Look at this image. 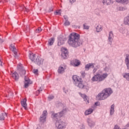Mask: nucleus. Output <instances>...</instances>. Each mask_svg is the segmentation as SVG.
I'll list each match as a JSON object with an SVG mask.
<instances>
[{
  "mask_svg": "<svg viewBox=\"0 0 129 129\" xmlns=\"http://www.w3.org/2000/svg\"><path fill=\"white\" fill-rule=\"evenodd\" d=\"M102 3L103 5H110L112 3V0H103Z\"/></svg>",
  "mask_w": 129,
  "mask_h": 129,
  "instance_id": "nucleus-28",
  "label": "nucleus"
},
{
  "mask_svg": "<svg viewBox=\"0 0 129 129\" xmlns=\"http://www.w3.org/2000/svg\"><path fill=\"white\" fill-rule=\"evenodd\" d=\"M81 96L83 98L84 100L86 101V104H88V103H89V98H88V97H87V96H86L85 94H82L81 95Z\"/></svg>",
  "mask_w": 129,
  "mask_h": 129,
  "instance_id": "nucleus-19",
  "label": "nucleus"
},
{
  "mask_svg": "<svg viewBox=\"0 0 129 129\" xmlns=\"http://www.w3.org/2000/svg\"><path fill=\"white\" fill-rule=\"evenodd\" d=\"M43 62H44V59H43V58H41L40 56H38L35 59L34 63H35V64H37L40 66V65H42V64H43Z\"/></svg>",
  "mask_w": 129,
  "mask_h": 129,
  "instance_id": "nucleus-9",
  "label": "nucleus"
},
{
  "mask_svg": "<svg viewBox=\"0 0 129 129\" xmlns=\"http://www.w3.org/2000/svg\"><path fill=\"white\" fill-rule=\"evenodd\" d=\"M18 70L19 71V74L21 76H23V75H25L26 74V70L25 69H24V67H23V64L19 63L17 67Z\"/></svg>",
  "mask_w": 129,
  "mask_h": 129,
  "instance_id": "nucleus-7",
  "label": "nucleus"
},
{
  "mask_svg": "<svg viewBox=\"0 0 129 129\" xmlns=\"http://www.w3.org/2000/svg\"><path fill=\"white\" fill-rule=\"evenodd\" d=\"M48 100H52V99H54V96L53 95H49L48 97Z\"/></svg>",
  "mask_w": 129,
  "mask_h": 129,
  "instance_id": "nucleus-35",
  "label": "nucleus"
},
{
  "mask_svg": "<svg viewBox=\"0 0 129 129\" xmlns=\"http://www.w3.org/2000/svg\"><path fill=\"white\" fill-rule=\"evenodd\" d=\"M55 15H59V16H61V11H57L54 13Z\"/></svg>",
  "mask_w": 129,
  "mask_h": 129,
  "instance_id": "nucleus-37",
  "label": "nucleus"
},
{
  "mask_svg": "<svg viewBox=\"0 0 129 129\" xmlns=\"http://www.w3.org/2000/svg\"><path fill=\"white\" fill-rule=\"evenodd\" d=\"M27 32H29L30 31V28H29V26H27V29H26Z\"/></svg>",
  "mask_w": 129,
  "mask_h": 129,
  "instance_id": "nucleus-49",
  "label": "nucleus"
},
{
  "mask_svg": "<svg viewBox=\"0 0 129 129\" xmlns=\"http://www.w3.org/2000/svg\"><path fill=\"white\" fill-rule=\"evenodd\" d=\"M96 71H97V69L96 68H94L93 70V73H95V72H96Z\"/></svg>",
  "mask_w": 129,
  "mask_h": 129,
  "instance_id": "nucleus-44",
  "label": "nucleus"
},
{
  "mask_svg": "<svg viewBox=\"0 0 129 129\" xmlns=\"http://www.w3.org/2000/svg\"><path fill=\"white\" fill-rule=\"evenodd\" d=\"M71 64L74 67H77L80 65V61L78 59H74L71 61Z\"/></svg>",
  "mask_w": 129,
  "mask_h": 129,
  "instance_id": "nucleus-12",
  "label": "nucleus"
},
{
  "mask_svg": "<svg viewBox=\"0 0 129 129\" xmlns=\"http://www.w3.org/2000/svg\"><path fill=\"white\" fill-rule=\"evenodd\" d=\"M10 48L11 49V51H13L14 54H15V57H17L18 55V52H17V48L15 47L14 46H13V44H11Z\"/></svg>",
  "mask_w": 129,
  "mask_h": 129,
  "instance_id": "nucleus-14",
  "label": "nucleus"
},
{
  "mask_svg": "<svg viewBox=\"0 0 129 129\" xmlns=\"http://www.w3.org/2000/svg\"><path fill=\"white\" fill-rule=\"evenodd\" d=\"M112 40H113V33L112 31H110L109 32L108 41L111 43L112 42Z\"/></svg>",
  "mask_w": 129,
  "mask_h": 129,
  "instance_id": "nucleus-21",
  "label": "nucleus"
},
{
  "mask_svg": "<svg viewBox=\"0 0 129 129\" xmlns=\"http://www.w3.org/2000/svg\"><path fill=\"white\" fill-rule=\"evenodd\" d=\"M23 11H24V12H26L27 13L29 12V9H27L26 7L23 8Z\"/></svg>",
  "mask_w": 129,
  "mask_h": 129,
  "instance_id": "nucleus-41",
  "label": "nucleus"
},
{
  "mask_svg": "<svg viewBox=\"0 0 129 129\" xmlns=\"http://www.w3.org/2000/svg\"><path fill=\"white\" fill-rule=\"evenodd\" d=\"M36 33H40L41 32H42V29H41V27H38L35 31Z\"/></svg>",
  "mask_w": 129,
  "mask_h": 129,
  "instance_id": "nucleus-34",
  "label": "nucleus"
},
{
  "mask_svg": "<svg viewBox=\"0 0 129 129\" xmlns=\"http://www.w3.org/2000/svg\"><path fill=\"white\" fill-rule=\"evenodd\" d=\"M94 63H88L86 64L85 70L88 71V70H89V68H94Z\"/></svg>",
  "mask_w": 129,
  "mask_h": 129,
  "instance_id": "nucleus-17",
  "label": "nucleus"
},
{
  "mask_svg": "<svg viewBox=\"0 0 129 129\" xmlns=\"http://www.w3.org/2000/svg\"><path fill=\"white\" fill-rule=\"evenodd\" d=\"M67 111V109L65 108V109H63L59 113L52 114L51 116L52 118H54V119L56 118V119H58V118H60V117H61V116H63V114H64V113H66Z\"/></svg>",
  "mask_w": 129,
  "mask_h": 129,
  "instance_id": "nucleus-6",
  "label": "nucleus"
},
{
  "mask_svg": "<svg viewBox=\"0 0 129 129\" xmlns=\"http://www.w3.org/2000/svg\"><path fill=\"white\" fill-rule=\"evenodd\" d=\"M95 105H96V106H98V105H99V102H96L95 103Z\"/></svg>",
  "mask_w": 129,
  "mask_h": 129,
  "instance_id": "nucleus-47",
  "label": "nucleus"
},
{
  "mask_svg": "<svg viewBox=\"0 0 129 129\" xmlns=\"http://www.w3.org/2000/svg\"><path fill=\"white\" fill-rule=\"evenodd\" d=\"M12 77L13 79H15L16 81H17L19 79V74L17 72H14L11 74Z\"/></svg>",
  "mask_w": 129,
  "mask_h": 129,
  "instance_id": "nucleus-15",
  "label": "nucleus"
},
{
  "mask_svg": "<svg viewBox=\"0 0 129 129\" xmlns=\"http://www.w3.org/2000/svg\"><path fill=\"white\" fill-rule=\"evenodd\" d=\"M47 114L48 113L47 112V111H43L42 114L40 116V122H45L46 121V116H47Z\"/></svg>",
  "mask_w": 129,
  "mask_h": 129,
  "instance_id": "nucleus-8",
  "label": "nucleus"
},
{
  "mask_svg": "<svg viewBox=\"0 0 129 129\" xmlns=\"http://www.w3.org/2000/svg\"><path fill=\"white\" fill-rule=\"evenodd\" d=\"M24 79V87L25 88H28V87H29V85H30V84H32V82L27 77H25Z\"/></svg>",
  "mask_w": 129,
  "mask_h": 129,
  "instance_id": "nucleus-10",
  "label": "nucleus"
},
{
  "mask_svg": "<svg viewBox=\"0 0 129 129\" xmlns=\"http://www.w3.org/2000/svg\"><path fill=\"white\" fill-rule=\"evenodd\" d=\"M2 1L3 0H0V3L1 2H2ZM6 3H8V2H9L10 0H4Z\"/></svg>",
  "mask_w": 129,
  "mask_h": 129,
  "instance_id": "nucleus-52",
  "label": "nucleus"
},
{
  "mask_svg": "<svg viewBox=\"0 0 129 129\" xmlns=\"http://www.w3.org/2000/svg\"><path fill=\"white\" fill-rule=\"evenodd\" d=\"M123 77L124 78H125V79L127 80V81H129V73H125L123 74Z\"/></svg>",
  "mask_w": 129,
  "mask_h": 129,
  "instance_id": "nucleus-31",
  "label": "nucleus"
},
{
  "mask_svg": "<svg viewBox=\"0 0 129 129\" xmlns=\"http://www.w3.org/2000/svg\"><path fill=\"white\" fill-rule=\"evenodd\" d=\"M63 18H64V20H66V21H67L68 20V17H67V16H64Z\"/></svg>",
  "mask_w": 129,
  "mask_h": 129,
  "instance_id": "nucleus-48",
  "label": "nucleus"
},
{
  "mask_svg": "<svg viewBox=\"0 0 129 129\" xmlns=\"http://www.w3.org/2000/svg\"><path fill=\"white\" fill-rule=\"evenodd\" d=\"M0 43H4V40L0 38Z\"/></svg>",
  "mask_w": 129,
  "mask_h": 129,
  "instance_id": "nucleus-51",
  "label": "nucleus"
},
{
  "mask_svg": "<svg viewBox=\"0 0 129 129\" xmlns=\"http://www.w3.org/2000/svg\"><path fill=\"white\" fill-rule=\"evenodd\" d=\"M119 11H125V9L122 7H119Z\"/></svg>",
  "mask_w": 129,
  "mask_h": 129,
  "instance_id": "nucleus-40",
  "label": "nucleus"
},
{
  "mask_svg": "<svg viewBox=\"0 0 129 129\" xmlns=\"http://www.w3.org/2000/svg\"><path fill=\"white\" fill-rule=\"evenodd\" d=\"M114 113V104H112L111 106L110 111V115H112Z\"/></svg>",
  "mask_w": 129,
  "mask_h": 129,
  "instance_id": "nucleus-29",
  "label": "nucleus"
},
{
  "mask_svg": "<svg viewBox=\"0 0 129 129\" xmlns=\"http://www.w3.org/2000/svg\"><path fill=\"white\" fill-rule=\"evenodd\" d=\"M64 25V26H69V25H70V22L68 21V20H66Z\"/></svg>",
  "mask_w": 129,
  "mask_h": 129,
  "instance_id": "nucleus-36",
  "label": "nucleus"
},
{
  "mask_svg": "<svg viewBox=\"0 0 129 129\" xmlns=\"http://www.w3.org/2000/svg\"><path fill=\"white\" fill-rule=\"evenodd\" d=\"M54 42H55V38L54 37H52L48 40V46H52L53 44H54Z\"/></svg>",
  "mask_w": 129,
  "mask_h": 129,
  "instance_id": "nucleus-23",
  "label": "nucleus"
},
{
  "mask_svg": "<svg viewBox=\"0 0 129 129\" xmlns=\"http://www.w3.org/2000/svg\"><path fill=\"white\" fill-rule=\"evenodd\" d=\"M88 123L90 127H92V126H94V125H95V123H94V122L92 121L90 119H88Z\"/></svg>",
  "mask_w": 129,
  "mask_h": 129,
  "instance_id": "nucleus-27",
  "label": "nucleus"
},
{
  "mask_svg": "<svg viewBox=\"0 0 129 129\" xmlns=\"http://www.w3.org/2000/svg\"><path fill=\"white\" fill-rule=\"evenodd\" d=\"M38 70H34L33 72L34 74H38Z\"/></svg>",
  "mask_w": 129,
  "mask_h": 129,
  "instance_id": "nucleus-42",
  "label": "nucleus"
},
{
  "mask_svg": "<svg viewBox=\"0 0 129 129\" xmlns=\"http://www.w3.org/2000/svg\"><path fill=\"white\" fill-rule=\"evenodd\" d=\"M84 29H85L86 30H88L89 29V26L86 25V24L83 25Z\"/></svg>",
  "mask_w": 129,
  "mask_h": 129,
  "instance_id": "nucleus-38",
  "label": "nucleus"
},
{
  "mask_svg": "<svg viewBox=\"0 0 129 129\" xmlns=\"http://www.w3.org/2000/svg\"><path fill=\"white\" fill-rule=\"evenodd\" d=\"M112 93V90L110 88H106L102 91L101 93H99L97 96L96 98L98 100H104L107 97L110 96Z\"/></svg>",
  "mask_w": 129,
  "mask_h": 129,
  "instance_id": "nucleus-2",
  "label": "nucleus"
},
{
  "mask_svg": "<svg viewBox=\"0 0 129 129\" xmlns=\"http://www.w3.org/2000/svg\"><path fill=\"white\" fill-rule=\"evenodd\" d=\"M93 112V109L90 108L85 111V115H89V114H91Z\"/></svg>",
  "mask_w": 129,
  "mask_h": 129,
  "instance_id": "nucleus-26",
  "label": "nucleus"
},
{
  "mask_svg": "<svg viewBox=\"0 0 129 129\" xmlns=\"http://www.w3.org/2000/svg\"><path fill=\"white\" fill-rule=\"evenodd\" d=\"M61 50V57H62L63 59H66V58L68 57V50H67V49L64 48H62Z\"/></svg>",
  "mask_w": 129,
  "mask_h": 129,
  "instance_id": "nucleus-11",
  "label": "nucleus"
},
{
  "mask_svg": "<svg viewBox=\"0 0 129 129\" xmlns=\"http://www.w3.org/2000/svg\"><path fill=\"white\" fill-rule=\"evenodd\" d=\"M96 30L97 33H99V32H101V31H102V27L101 25H99L96 27Z\"/></svg>",
  "mask_w": 129,
  "mask_h": 129,
  "instance_id": "nucleus-30",
  "label": "nucleus"
},
{
  "mask_svg": "<svg viewBox=\"0 0 129 129\" xmlns=\"http://www.w3.org/2000/svg\"><path fill=\"white\" fill-rule=\"evenodd\" d=\"M40 91H42V89H39V90H38L36 91V93H37V94H39Z\"/></svg>",
  "mask_w": 129,
  "mask_h": 129,
  "instance_id": "nucleus-45",
  "label": "nucleus"
},
{
  "mask_svg": "<svg viewBox=\"0 0 129 129\" xmlns=\"http://www.w3.org/2000/svg\"><path fill=\"white\" fill-rule=\"evenodd\" d=\"M120 33H122L123 35H125L127 33V30L125 29H122L120 31Z\"/></svg>",
  "mask_w": 129,
  "mask_h": 129,
  "instance_id": "nucleus-33",
  "label": "nucleus"
},
{
  "mask_svg": "<svg viewBox=\"0 0 129 129\" xmlns=\"http://www.w3.org/2000/svg\"><path fill=\"white\" fill-rule=\"evenodd\" d=\"M0 66H3V62H2V60L0 59Z\"/></svg>",
  "mask_w": 129,
  "mask_h": 129,
  "instance_id": "nucleus-50",
  "label": "nucleus"
},
{
  "mask_svg": "<svg viewBox=\"0 0 129 129\" xmlns=\"http://www.w3.org/2000/svg\"><path fill=\"white\" fill-rule=\"evenodd\" d=\"M58 72L60 74H62L65 72V67L60 66L58 69Z\"/></svg>",
  "mask_w": 129,
  "mask_h": 129,
  "instance_id": "nucleus-20",
  "label": "nucleus"
},
{
  "mask_svg": "<svg viewBox=\"0 0 129 129\" xmlns=\"http://www.w3.org/2000/svg\"><path fill=\"white\" fill-rule=\"evenodd\" d=\"M116 2L119 4H125L126 5L128 4V0H116Z\"/></svg>",
  "mask_w": 129,
  "mask_h": 129,
  "instance_id": "nucleus-24",
  "label": "nucleus"
},
{
  "mask_svg": "<svg viewBox=\"0 0 129 129\" xmlns=\"http://www.w3.org/2000/svg\"><path fill=\"white\" fill-rule=\"evenodd\" d=\"M5 116H7V114L6 113L0 114V120H4V119H5Z\"/></svg>",
  "mask_w": 129,
  "mask_h": 129,
  "instance_id": "nucleus-32",
  "label": "nucleus"
},
{
  "mask_svg": "<svg viewBox=\"0 0 129 129\" xmlns=\"http://www.w3.org/2000/svg\"><path fill=\"white\" fill-rule=\"evenodd\" d=\"M48 12L49 13H51V12H53V8H49Z\"/></svg>",
  "mask_w": 129,
  "mask_h": 129,
  "instance_id": "nucleus-46",
  "label": "nucleus"
},
{
  "mask_svg": "<svg viewBox=\"0 0 129 129\" xmlns=\"http://www.w3.org/2000/svg\"><path fill=\"white\" fill-rule=\"evenodd\" d=\"M65 41H66V38H62V37H59L58 40V46H61V45H63L65 43Z\"/></svg>",
  "mask_w": 129,
  "mask_h": 129,
  "instance_id": "nucleus-13",
  "label": "nucleus"
},
{
  "mask_svg": "<svg viewBox=\"0 0 129 129\" xmlns=\"http://www.w3.org/2000/svg\"><path fill=\"white\" fill-rule=\"evenodd\" d=\"M21 105L24 107L25 109H27V99H23L22 101H21Z\"/></svg>",
  "mask_w": 129,
  "mask_h": 129,
  "instance_id": "nucleus-18",
  "label": "nucleus"
},
{
  "mask_svg": "<svg viewBox=\"0 0 129 129\" xmlns=\"http://www.w3.org/2000/svg\"><path fill=\"white\" fill-rule=\"evenodd\" d=\"M124 24L129 26V14L124 19Z\"/></svg>",
  "mask_w": 129,
  "mask_h": 129,
  "instance_id": "nucleus-25",
  "label": "nucleus"
},
{
  "mask_svg": "<svg viewBox=\"0 0 129 129\" xmlns=\"http://www.w3.org/2000/svg\"><path fill=\"white\" fill-rule=\"evenodd\" d=\"M80 35L79 34L74 32L71 33L69 36V39L68 41V44L74 48H77L81 45L80 42Z\"/></svg>",
  "mask_w": 129,
  "mask_h": 129,
  "instance_id": "nucleus-1",
  "label": "nucleus"
},
{
  "mask_svg": "<svg viewBox=\"0 0 129 129\" xmlns=\"http://www.w3.org/2000/svg\"><path fill=\"white\" fill-rule=\"evenodd\" d=\"M70 3L71 4H74V3H75L76 2V0H69Z\"/></svg>",
  "mask_w": 129,
  "mask_h": 129,
  "instance_id": "nucleus-43",
  "label": "nucleus"
},
{
  "mask_svg": "<svg viewBox=\"0 0 129 129\" xmlns=\"http://www.w3.org/2000/svg\"><path fill=\"white\" fill-rule=\"evenodd\" d=\"M81 75L83 77H85V75H86V74L85 73V72H81Z\"/></svg>",
  "mask_w": 129,
  "mask_h": 129,
  "instance_id": "nucleus-39",
  "label": "nucleus"
},
{
  "mask_svg": "<svg viewBox=\"0 0 129 129\" xmlns=\"http://www.w3.org/2000/svg\"><path fill=\"white\" fill-rule=\"evenodd\" d=\"M73 80L75 82V85L79 87V88H85V86L82 83V80L77 75L73 76Z\"/></svg>",
  "mask_w": 129,
  "mask_h": 129,
  "instance_id": "nucleus-4",
  "label": "nucleus"
},
{
  "mask_svg": "<svg viewBox=\"0 0 129 129\" xmlns=\"http://www.w3.org/2000/svg\"><path fill=\"white\" fill-rule=\"evenodd\" d=\"M66 123L61 120H57L55 122V126L57 129H64L66 128Z\"/></svg>",
  "mask_w": 129,
  "mask_h": 129,
  "instance_id": "nucleus-5",
  "label": "nucleus"
},
{
  "mask_svg": "<svg viewBox=\"0 0 129 129\" xmlns=\"http://www.w3.org/2000/svg\"><path fill=\"white\" fill-rule=\"evenodd\" d=\"M36 129H39V128H37Z\"/></svg>",
  "mask_w": 129,
  "mask_h": 129,
  "instance_id": "nucleus-53",
  "label": "nucleus"
},
{
  "mask_svg": "<svg viewBox=\"0 0 129 129\" xmlns=\"http://www.w3.org/2000/svg\"><path fill=\"white\" fill-rule=\"evenodd\" d=\"M107 76H108V74L106 73L101 75L98 74L94 76L92 78L91 80L93 82L98 81L99 82H101V81H103V80L106 79Z\"/></svg>",
  "mask_w": 129,
  "mask_h": 129,
  "instance_id": "nucleus-3",
  "label": "nucleus"
},
{
  "mask_svg": "<svg viewBox=\"0 0 129 129\" xmlns=\"http://www.w3.org/2000/svg\"><path fill=\"white\" fill-rule=\"evenodd\" d=\"M29 59H31L32 62H34L35 60L36 59V54L34 53H30L29 54Z\"/></svg>",
  "mask_w": 129,
  "mask_h": 129,
  "instance_id": "nucleus-22",
  "label": "nucleus"
},
{
  "mask_svg": "<svg viewBox=\"0 0 129 129\" xmlns=\"http://www.w3.org/2000/svg\"><path fill=\"white\" fill-rule=\"evenodd\" d=\"M125 63L126 64L127 69L129 70V54H126V57L125 58Z\"/></svg>",
  "mask_w": 129,
  "mask_h": 129,
  "instance_id": "nucleus-16",
  "label": "nucleus"
}]
</instances>
